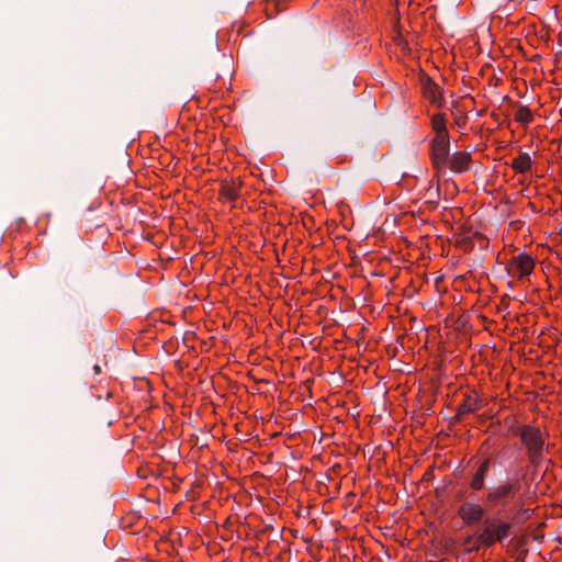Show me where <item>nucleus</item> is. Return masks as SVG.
I'll return each instance as SVG.
<instances>
[{"label":"nucleus","mask_w":562,"mask_h":562,"mask_svg":"<svg viewBox=\"0 0 562 562\" xmlns=\"http://www.w3.org/2000/svg\"><path fill=\"white\" fill-rule=\"evenodd\" d=\"M512 431L520 438L521 443L525 446L530 464L538 469L543 460L544 451H548V447H546L548 435L538 427L520 424L513 426Z\"/></svg>","instance_id":"1"},{"label":"nucleus","mask_w":562,"mask_h":562,"mask_svg":"<svg viewBox=\"0 0 562 562\" xmlns=\"http://www.w3.org/2000/svg\"><path fill=\"white\" fill-rule=\"evenodd\" d=\"M520 481H505L498 485L488 487L485 502L490 507L501 506L505 508L509 503H517V494L520 490Z\"/></svg>","instance_id":"2"},{"label":"nucleus","mask_w":562,"mask_h":562,"mask_svg":"<svg viewBox=\"0 0 562 562\" xmlns=\"http://www.w3.org/2000/svg\"><path fill=\"white\" fill-rule=\"evenodd\" d=\"M485 528L477 535V540L484 547H492L495 542L504 541L510 533L512 524L505 520H485Z\"/></svg>","instance_id":"3"},{"label":"nucleus","mask_w":562,"mask_h":562,"mask_svg":"<svg viewBox=\"0 0 562 562\" xmlns=\"http://www.w3.org/2000/svg\"><path fill=\"white\" fill-rule=\"evenodd\" d=\"M533 267L535 261L532 257L521 252L512 258L510 262L506 267V270L509 276L521 279L526 276H529L532 272Z\"/></svg>","instance_id":"4"},{"label":"nucleus","mask_w":562,"mask_h":562,"mask_svg":"<svg viewBox=\"0 0 562 562\" xmlns=\"http://www.w3.org/2000/svg\"><path fill=\"white\" fill-rule=\"evenodd\" d=\"M450 143L448 137H435L431 140V160L436 168L445 167L450 159Z\"/></svg>","instance_id":"5"},{"label":"nucleus","mask_w":562,"mask_h":562,"mask_svg":"<svg viewBox=\"0 0 562 562\" xmlns=\"http://www.w3.org/2000/svg\"><path fill=\"white\" fill-rule=\"evenodd\" d=\"M458 515L469 525L480 521L485 515V509L479 504L465 502L460 506Z\"/></svg>","instance_id":"6"},{"label":"nucleus","mask_w":562,"mask_h":562,"mask_svg":"<svg viewBox=\"0 0 562 562\" xmlns=\"http://www.w3.org/2000/svg\"><path fill=\"white\" fill-rule=\"evenodd\" d=\"M471 154L468 151H457L450 156L449 162L445 165L454 172L462 173L470 169Z\"/></svg>","instance_id":"7"},{"label":"nucleus","mask_w":562,"mask_h":562,"mask_svg":"<svg viewBox=\"0 0 562 562\" xmlns=\"http://www.w3.org/2000/svg\"><path fill=\"white\" fill-rule=\"evenodd\" d=\"M481 408V402L475 394H467L463 402L458 406L456 419L462 420L464 415L475 413Z\"/></svg>","instance_id":"8"},{"label":"nucleus","mask_w":562,"mask_h":562,"mask_svg":"<svg viewBox=\"0 0 562 562\" xmlns=\"http://www.w3.org/2000/svg\"><path fill=\"white\" fill-rule=\"evenodd\" d=\"M488 470L490 459H485L479 464L474 475L470 481V486L473 491H480L484 487L485 476L487 475Z\"/></svg>","instance_id":"9"},{"label":"nucleus","mask_w":562,"mask_h":562,"mask_svg":"<svg viewBox=\"0 0 562 562\" xmlns=\"http://www.w3.org/2000/svg\"><path fill=\"white\" fill-rule=\"evenodd\" d=\"M423 91L425 97L432 103L438 106L442 105V97L439 91V87L430 79L426 78L423 80Z\"/></svg>","instance_id":"10"},{"label":"nucleus","mask_w":562,"mask_h":562,"mask_svg":"<svg viewBox=\"0 0 562 562\" xmlns=\"http://www.w3.org/2000/svg\"><path fill=\"white\" fill-rule=\"evenodd\" d=\"M531 158L529 154L521 153L518 157H516L512 161V168L515 169L517 172L525 173L530 170L531 168Z\"/></svg>","instance_id":"11"},{"label":"nucleus","mask_w":562,"mask_h":562,"mask_svg":"<svg viewBox=\"0 0 562 562\" xmlns=\"http://www.w3.org/2000/svg\"><path fill=\"white\" fill-rule=\"evenodd\" d=\"M238 184L232 182V183H224L220 190L221 199L225 202H234L238 196Z\"/></svg>","instance_id":"12"},{"label":"nucleus","mask_w":562,"mask_h":562,"mask_svg":"<svg viewBox=\"0 0 562 562\" xmlns=\"http://www.w3.org/2000/svg\"><path fill=\"white\" fill-rule=\"evenodd\" d=\"M431 125H432L434 131L436 132L435 137H439V136L448 137L449 136V133L446 128L445 117L442 114L434 115L431 119Z\"/></svg>","instance_id":"13"},{"label":"nucleus","mask_w":562,"mask_h":562,"mask_svg":"<svg viewBox=\"0 0 562 562\" xmlns=\"http://www.w3.org/2000/svg\"><path fill=\"white\" fill-rule=\"evenodd\" d=\"M515 120L521 124H528L532 120L531 111L526 105H520L515 114Z\"/></svg>","instance_id":"14"},{"label":"nucleus","mask_w":562,"mask_h":562,"mask_svg":"<svg viewBox=\"0 0 562 562\" xmlns=\"http://www.w3.org/2000/svg\"><path fill=\"white\" fill-rule=\"evenodd\" d=\"M463 546L467 547L468 551H477L480 549V546L483 544L477 540V537L474 539V537L468 536L464 539Z\"/></svg>","instance_id":"15"},{"label":"nucleus","mask_w":562,"mask_h":562,"mask_svg":"<svg viewBox=\"0 0 562 562\" xmlns=\"http://www.w3.org/2000/svg\"><path fill=\"white\" fill-rule=\"evenodd\" d=\"M93 371H94V373H95V374H99V373L101 372V368H100V366L95 364V366L93 367Z\"/></svg>","instance_id":"16"},{"label":"nucleus","mask_w":562,"mask_h":562,"mask_svg":"<svg viewBox=\"0 0 562 562\" xmlns=\"http://www.w3.org/2000/svg\"><path fill=\"white\" fill-rule=\"evenodd\" d=\"M266 530H272V526H267Z\"/></svg>","instance_id":"17"}]
</instances>
